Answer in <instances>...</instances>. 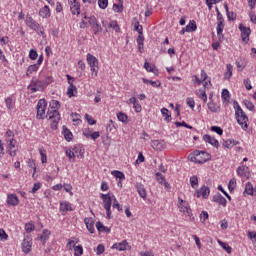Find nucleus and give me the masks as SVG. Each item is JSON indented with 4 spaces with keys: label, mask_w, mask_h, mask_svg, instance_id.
Instances as JSON below:
<instances>
[{
    "label": "nucleus",
    "mask_w": 256,
    "mask_h": 256,
    "mask_svg": "<svg viewBox=\"0 0 256 256\" xmlns=\"http://www.w3.org/2000/svg\"><path fill=\"white\" fill-rule=\"evenodd\" d=\"M234 109L237 123L242 127V129H247V127H249V125H247L249 117H247V114H245L239 103H234Z\"/></svg>",
    "instance_id": "1"
},
{
    "label": "nucleus",
    "mask_w": 256,
    "mask_h": 256,
    "mask_svg": "<svg viewBox=\"0 0 256 256\" xmlns=\"http://www.w3.org/2000/svg\"><path fill=\"white\" fill-rule=\"evenodd\" d=\"M211 159V155L205 151H199L195 150L192 154L188 156V160L191 161L192 163H207Z\"/></svg>",
    "instance_id": "2"
},
{
    "label": "nucleus",
    "mask_w": 256,
    "mask_h": 256,
    "mask_svg": "<svg viewBox=\"0 0 256 256\" xmlns=\"http://www.w3.org/2000/svg\"><path fill=\"white\" fill-rule=\"evenodd\" d=\"M28 89L32 93H37V91H43L45 89V85L43 84V76L40 74L39 79L37 78H32L30 81V85H28Z\"/></svg>",
    "instance_id": "3"
},
{
    "label": "nucleus",
    "mask_w": 256,
    "mask_h": 256,
    "mask_svg": "<svg viewBox=\"0 0 256 256\" xmlns=\"http://www.w3.org/2000/svg\"><path fill=\"white\" fill-rule=\"evenodd\" d=\"M101 199L104 203V209L106 210L107 219H111V203L113 199H115V195L111 193L101 194Z\"/></svg>",
    "instance_id": "4"
},
{
    "label": "nucleus",
    "mask_w": 256,
    "mask_h": 256,
    "mask_svg": "<svg viewBox=\"0 0 256 256\" xmlns=\"http://www.w3.org/2000/svg\"><path fill=\"white\" fill-rule=\"evenodd\" d=\"M47 119H51V129H57L59 127V121L61 120V115L59 114V111L57 110H48L46 114Z\"/></svg>",
    "instance_id": "5"
},
{
    "label": "nucleus",
    "mask_w": 256,
    "mask_h": 256,
    "mask_svg": "<svg viewBox=\"0 0 256 256\" xmlns=\"http://www.w3.org/2000/svg\"><path fill=\"white\" fill-rule=\"evenodd\" d=\"M45 109H47V101H45V99H40L37 104V119H43Z\"/></svg>",
    "instance_id": "6"
},
{
    "label": "nucleus",
    "mask_w": 256,
    "mask_h": 256,
    "mask_svg": "<svg viewBox=\"0 0 256 256\" xmlns=\"http://www.w3.org/2000/svg\"><path fill=\"white\" fill-rule=\"evenodd\" d=\"M178 209L184 215L191 214V208H189V203L181 198H178Z\"/></svg>",
    "instance_id": "7"
},
{
    "label": "nucleus",
    "mask_w": 256,
    "mask_h": 256,
    "mask_svg": "<svg viewBox=\"0 0 256 256\" xmlns=\"http://www.w3.org/2000/svg\"><path fill=\"white\" fill-rule=\"evenodd\" d=\"M25 23H26L27 27H29L33 31H39V29H40V24L37 23V21H35L33 19V17H31V15H29V14L26 15Z\"/></svg>",
    "instance_id": "8"
},
{
    "label": "nucleus",
    "mask_w": 256,
    "mask_h": 256,
    "mask_svg": "<svg viewBox=\"0 0 256 256\" xmlns=\"http://www.w3.org/2000/svg\"><path fill=\"white\" fill-rule=\"evenodd\" d=\"M225 29V20H217V35L218 40L220 43H223V40L225 39V36L223 35V30Z\"/></svg>",
    "instance_id": "9"
},
{
    "label": "nucleus",
    "mask_w": 256,
    "mask_h": 256,
    "mask_svg": "<svg viewBox=\"0 0 256 256\" xmlns=\"http://www.w3.org/2000/svg\"><path fill=\"white\" fill-rule=\"evenodd\" d=\"M211 193V190L209 189V187L203 185L199 190H197L194 193V197H203V199H208L209 198V194Z\"/></svg>",
    "instance_id": "10"
},
{
    "label": "nucleus",
    "mask_w": 256,
    "mask_h": 256,
    "mask_svg": "<svg viewBox=\"0 0 256 256\" xmlns=\"http://www.w3.org/2000/svg\"><path fill=\"white\" fill-rule=\"evenodd\" d=\"M239 29L241 31V38L244 43H249V35H251V28L243 26V24L239 25Z\"/></svg>",
    "instance_id": "11"
},
{
    "label": "nucleus",
    "mask_w": 256,
    "mask_h": 256,
    "mask_svg": "<svg viewBox=\"0 0 256 256\" xmlns=\"http://www.w3.org/2000/svg\"><path fill=\"white\" fill-rule=\"evenodd\" d=\"M151 147L154 148L155 151H165L167 144H165V140H152Z\"/></svg>",
    "instance_id": "12"
},
{
    "label": "nucleus",
    "mask_w": 256,
    "mask_h": 256,
    "mask_svg": "<svg viewBox=\"0 0 256 256\" xmlns=\"http://www.w3.org/2000/svg\"><path fill=\"white\" fill-rule=\"evenodd\" d=\"M33 246V242L29 238H25L22 241V251L25 253V255H28V253H31V247Z\"/></svg>",
    "instance_id": "13"
},
{
    "label": "nucleus",
    "mask_w": 256,
    "mask_h": 256,
    "mask_svg": "<svg viewBox=\"0 0 256 256\" xmlns=\"http://www.w3.org/2000/svg\"><path fill=\"white\" fill-rule=\"evenodd\" d=\"M203 141H205V143H209V145H212V147H215V149H219V141L211 137V135L209 134L204 135Z\"/></svg>",
    "instance_id": "14"
},
{
    "label": "nucleus",
    "mask_w": 256,
    "mask_h": 256,
    "mask_svg": "<svg viewBox=\"0 0 256 256\" xmlns=\"http://www.w3.org/2000/svg\"><path fill=\"white\" fill-rule=\"evenodd\" d=\"M86 61L89 67H99V60L97 59V57L93 56L90 53L87 54Z\"/></svg>",
    "instance_id": "15"
},
{
    "label": "nucleus",
    "mask_w": 256,
    "mask_h": 256,
    "mask_svg": "<svg viewBox=\"0 0 256 256\" xmlns=\"http://www.w3.org/2000/svg\"><path fill=\"white\" fill-rule=\"evenodd\" d=\"M212 201L214 203H218V205H222L223 207H227V199L223 197L220 193L213 196Z\"/></svg>",
    "instance_id": "16"
},
{
    "label": "nucleus",
    "mask_w": 256,
    "mask_h": 256,
    "mask_svg": "<svg viewBox=\"0 0 256 256\" xmlns=\"http://www.w3.org/2000/svg\"><path fill=\"white\" fill-rule=\"evenodd\" d=\"M136 190L137 193L140 195L142 199H147V190H145V185L142 183L137 182L136 183Z\"/></svg>",
    "instance_id": "17"
},
{
    "label": "nucleus",
    "mask_w": 256,
    "mask_h": 256,
    "mask_svg": "<svg viewBox=\"0 0 256 256\" xmlns=\"http://www.w3.org/2000/svg\"><path fill=\"white\" fill-rule=\"evenodd\" d=\"M7 203L12 207H17V205H19V197H17V194L8 195Z\"/></svg>",
    "instance_id": "18"
},
{
    "label": "nucleus",
    "mask_w": 256,
    "mask_h": 256,
    "mask_svg": "<svg viewBox=\"0 0 256 256\" xmlns=\"http://www.w3.org/2000/svg\"><path fill=\"white\" fill-rule=\"evenodd\" d=\"M84 223L89 233H95V222L93 221V218H85Z\"/></svg>",
    "instance_id": "19"
},
{
    "label": "nucleus",
    "mask_w": 256,
    "mask_h": 256,
    "mask_svg": "<svg viewBox=\"0 0 256 256\" xmlns=\"http://www.w3.org/2000/svg\"><path fill=\"white\" fill-rule=\"evenodd\" d=\"M128 246L129 243H127V240H123L120 243L113 244L112 249H116L117 251H126Z\"/></svg>",
    "instance_id": "20"
},
{
    "label": "nucleus",
    "mask_w": 256,
    "mask_h": 256,
    "mask_svg": "<svg viewBox=\"0 0 256 256\" xmlns=\"http://www.w3.org/2000/svg\"><path fill=\"white\" fill-rule=\"evenodd\" d=\"M237 173L239 177H246V179H249V167L240 166L237 168Z\"/></svg>",
    "instance_id": "21"
},
{
    "label": "nucleus",
    "mask_w": 256,
    "mask_h": 256,
    "mask_svg": "<svg viewBox=\"0 0 256 256\" xmlns=\"http://www.w3.org/2000/svg\"><path fill=\"white\" fill-rule=\"evenodd\" d=\"M67 211H73V207L71 206V203L67 201L60 202V212L67 213Z\"/></svg>",
    "instance_id": "22"
},
{
    "label": "nucleus",
    "mask_w": 256,
    "mask_h": 256,
    "mask_svg": "<svg viewBox=\"0 0 256 256\" xmlns=\"http://www.w3.org/2000/svg\"><path fill=\"white\" fill-rule=\"evenodd\" d=\"M235 145H239V141L235 140H224L222 142V146L225 147V149H233Z\"/></svg>",
    "instance_id": "23"
},
{
    "label": "nucleus",
    "mask_w": 256,
    "mask_h": 256,
    "mask_svg": "<svg viewBox=\"0 0 256 256\" xmlns=\"http://www.w3.org/2000/svg\"><path fill=\"white\" fill-rule=\"evenodd\" d=\"M62 133L66 141H73V133H71V130L67 129V126L62 127Z\"/></svg>",
    "instance_id": "24"
},
{
    "label": "nucleus",
    "mask_w": 256,
    "mask_h": 256,
    "mask_svg": "<svg viewBox=\"0 0 256 256\" xmlns=\"http://www.w3.org/2000/svg\"><path fill=\"white\" fill-rule=\"evenodd\" d=\"M72 15H80L81 14V5L78 2L70 5Z\"/></svg>",
    "instance_id": "25"
},
{
    "label": "nucleus",
    "mask_w": 256,
    "mask_h": 256,
    "mask_svg": "<svg viewBox=\"0 0 256 256\" xmlns=\"http://www.w3.org/2000/svg\"><path fill=\"white\" fill-rule=\"evenodd\" d=\"M187 33H193L197 31V23L195 20H190L189 24L185 27Z\"/></svg>",
    "instance_id": "26"
},
{
    "label": "nucleus",
    "mask_w": 256,
    "mask_h": 256,
    "mask_svg": "<svg viewBox=\"0 0 256 256\" xmlns=\"http://www.w3.org/2000/svg\"><path fill=\"white\" fill-rule=\"evenodd\" d=\"M132 25H134L135 31H137L138 35H143V26L139 24V20H137V18H133Z\"/></svg>",
    "instance_id": "27"
},
{
    "label": "nucleus",
    "mask_w": 256,
    "mask_h": 256,
    "mask_svg": "<svg viewBox=\"0 0 256 256\" xmlns=\"http://www.w3.org/2000/svg\"><path fill=\"white\" fill-rule=\"evenodd\" d=\"M196 95H197V97L202 99L204 101V103H207V93L205 92V88H200V89L196 90Z\"/></svg>",
    "instance_id": "28"
},
{
    "label": "nucleus",
    "mask_w": 256,
    "mask_h": 256,
    "mask_svg": "<svg viewBox=\"0 0 256 256\" xmlns=\"http://www.w3.org/2000/svg\"><path fill=\"white\" fill-rule=\"evenodd\" d=\"M51 236V231L49 230H43L41 236H40V241H43V245L49 241V237Z\"/></svg>",
    "instance_id": "29"
},
{
    "label": "nucleus",
    "mask_w": 256,
    "mask_h": 256,
    "mask_svg": "<svg viewBox=\"0 0 256 256\" xmlns=\"http://www.w3.org/2000/svg\"><path fill=\"white\" fill-rule=\"evenodd\" d=\"M38 69H39V66H38L37 64L30 65V66L27 68L26 77H31V75H33V73H35L36 71H38Z\"/></svg>",
    "instance_id": "30"
},
{
    "label": "nucleus",
    "mask_w": 256,
    "mask_h": 256,
    "mask_svg": "<svg viewBox=\"0 0 256 256\" xmlns=\"http://www.w3.org/2000/svg\"><path fill=\"white\" fill-rule=\"evenodd\" d=\"M39 15L40 17H43V19L49 17L51 15L49 6H44L43 9L40 10Z\"/></svg>",
    "instance_id": "31"
},
{
    "label": "nucleus",
    "mask_w": 256,
    "mask_h": 256,
    "mask_svg": "<svg viewBox=\"0 0 256 256\" xmlns=\"http://www.w3.org/2000/svg\"><path fill=\"white\" fill-rule=\"evenodd\" d=\"M5 103H6L7 109H9V111H13V109L15 108V101H13V98L7 97L5 99Z\"/></svg>",
    "instance_id": "32"
},
{
    "label": "nucleus",
    "mask_w": 256,
    "mask_h": 256,
    "mask_svg": "<svg viewBox=\"0 0 256 256\" xmlns=\"http://www.w3.org/2000/svg\"><path fill=\"white\" fill-rule=\"evenodd\" d=\"M227 72L224 75V78L229 80L233 76V65L227 64L226 65Z\"/></svg>",
    "instance_id": "33"
},
{
    "label": "nucleus",
    "mask_w": 256,
    "mask_h": 256,
    "mask_svg": "<svg viewBox=\"0 0 256 256\" xmlns=\"http://www.w3.org/2000/svg\"><path fill=\"white\" fill-rule=\"evenodd\" d=\"M112 175L113 177H115L116 179H119L120 181H125V174H123V172L119 170L112 171Z\"/></svg>",
    "instance_id": "34"
},
{
    "label": "nucleus",
    "mask_w": 256,
    "mask_h": 256,
    "mask_svg": "<svg viewBox=\"0 0 256 256\" xmlns=\"http://www.w3.org/2000/svg\"><path fill=\"white\" fill-rule=\"evenodd\" d=\"M161 113H162L165 121H167L169 123L171 121V114H169V109L162 108Z\"/></svg>",
    "instance_id": "35"
},
{
    "label": "nucleus",
    "mask_w": 256,
    "mask_h": 256,
    "mask_svg": "<svg viewBox=\"0 0 256 256\" xmlns=\"http://www.w3.org/2000/svg\"><path fill=\"white\" fill-rule=\"evenodd\" d=\"M190 185L193 189H197V187L199 186V179L197 178V176L190 177Z\"/></svg>",
    "instance_id": "36"
},
{
    "label": "nucleus",
    "mask_w": 256,
    "mask_h": 256,
    "mask_svg": "<svg viewBox=\"0 0 256 256\" xmlns=\"http://www.w3.org/2000/svg\"><path fill=\"white\" fill-rule=\"evenodd\" d=\"M76 90H77V87L75 85H73V83H70L68 90H67L68 97H74L75 96L74 91H76Z\"/></svg>",
    "instance_id": "37"
},
{
    "label": "nucleus",
    "mask_w": 256,
    "mask_h": 256,
    "mask_svg": "<svg viewBox=\"0 0 256 256\" xmlns=\"http://www.w3.org/2000/svg\"><path fill=\"white\" fill-rule=\"evenodd\" d=\"M208 109L212 113H217L219 111V106L213 102H209L208 104Z\"/></svg>",
    "instance_id": "38"
},
{
    "label": "nucleus",
    "mask_w": 256,
    "mask_h": 256,
    "mask_svg": "<svg viewBox=\"0 0 256 256\" xmlns=\"http://www.w3.org/2000/svg\"><path fill=\"white\" fill-rule=\"evenodd\" d=\"M245 193L247 195H253V184L251 182H247L245 186Z\"/></svg>",
    "instance_id": "39"
},
{
    "label": "nucleus",
    "mask_w": 256,
    "mask_h": 256,
    "mask_svg": "<svg viewBox=\"0 0 256 256\" xmlns=\"http://www.w3.org/2000/svg\"><path fill=\"white\" fill-rule=\"evenodd\" d=\"M244 105L248 111H254L255 110V104L249 100L244 101Z\"/></svg>",
    "instance_id": "40"
},
{
    "label": "nucleus",
    "mask_w": 256,
    "mask_h": 256,
    "mask_svg": "<svg viewBox=\"0 0 256 256\" xmlns=\"http://www.w3.org/2000/svg\"><path fill=\"white\" fill-rule=\"evenodd\" d=\"M74 255L75 256L83 255V246H81V245L74 246Z\"/></svg>",
    "instance_id": "41"
},
{
    "label": "nucleus",
    "mask_w": 256,
    "mask_h": 256,
    "mask_svg": "<svg viewBox=\"0 0 256 256\" xmlns=\"http://www.w3.org/2000/svg\"><path fill=\"white\" fill-rule=\"evenodd\" d=\"M61 107V104H59V101L57 100H52L50 102V108L53 109V111H57Z\"/></svg>",
    "instance_id": "42"
},
{
    "label": "nucleus",
    "mask_w": 256,
    "mask_h": 256,
    "mask_svg": "<svg viewBox=\"0 0 256 256\" xmlns=\"http://www.w3.org/2000/svg\"><path fill=\"white\" fill-rule=\"evenodd\" d=\"M155 175H156V180L158 181V183H160V185H163L164 181H167L165 179V176H163L161 172H157Z\"/></svg>",
    "instance_id": "43"
},
{
    "label": "nucleus",
    "mask_w": 256,
    "mask_h": 256,
    "mask_svg": "<svg viewBox=\"0 0 256 256\" xmlns=\"http://www.w3.org/2000/svg\"><path fill=\"white\" fill-rule=\"evenodd\" d=\"M118 121H121L122 123H127V115H125L123 112H119L117 114Z\"/></svg>",
    "instance_id": "44"
},
{
    "label": "nucleus",
    "mask_w": 256,
    "mask_h": 256,
    "mask_svg": "<svg viewBox=\"0 0 256 256\" xmlns=\"http://www.w3.org/2000/svg\"><path fill=\"white\" fill-rule=\"evenodd\" d=\"M109 5V0H98V6L100 9H107V6Z\"/></svg>",
    "instance_id": "45"
},
{
    "label": "nucleus",
    "mask_w": 256,
    "mask_h": 256,
    "mask_svg": "<svg viewBox=\"0 0 256 256\" xmlns=\"http://www.w3.org/2000/svg\"><path fill=\"white\" fill-rule=\"evenodd\" d=\"M218 243L220 246H222L223 249H225L228 253H231L232 251V248L231 246H228L227 243L221 241V240H218Z\"/></svg>",
    "instance_id": "46"
},
{
    "label": "nucleus",
    "mask_w": 256,
    "mask_h": 256,
    "mask_svg": "<svg viewBox=\"0 0 256 256\" xmlns=\"http://www.w3.org/2000/svg\"><path fill=\"white\" fill-rule=\"evenodd\" d=\"M84 19H88V23L91 27H93V25L97 24V18L95 16L88 17V18H87V16H84Z\"/></svg>",
    "instance_id": "47"
},
{
    "label": "nucleus",
    "mask_w": 256,
    "mask_h": 256,
    "mask_svg": "<svg viewBox=\"0 0 256 256\" xmlns=\"http://www.w3.org/2000/svg\"><path fill=\"white\" fill-rule=\"evenodd\" d=\"M91 27H92V31H93L94 35H97V33H99L103 29L101 27V25H99V23H96Z\"/></svg>",
    "instance_id": "48"
},
{
    "label": "nucleus",
    "mask_w": 256,
    "mask_h": 256,
    "mask_svg": "<svg viewBox=\"0 0 256 256\" xmlns=\"http://www.w3.org/2000/svg\"><path fill=\"white\" fill-rule=\"evenodd\" d=\"M85 119L89 125H95L97 123V121L89 114H85Z\"/></svg>",
    "instance_id": "49"
},
{
    "label": "nucleus",
    "mask_w": 256,
    "mask_h": 256,
    "mask_svg": "<svg viewBox=\"0 0 256 256\" xmlns=\"http://www.w3.org/2000/svg\"><path fill=\"white\" fill-rule=\"evenodd\" d=\"M105 253V246L103 244H99L96 248V255H103Z\"/></svg>",
    "instance_id": "50"
},
{
    "label": "nucleus",
    "mask_w": 256,
    "mask_h": 256,
    "mask_svg": "<svg viewBox=\"0 0 256 256\" xmlns=\"http://www.w3.org/2000/svg\"><path fill=\"white\" fill-rule=\"evenodd\" d=\"M210 129L214 133H217V135H223V129L219 126H212Z\"/></svg>",
    "instance_id": "51"
},
{
    "label": "nucleus",
    "mask_w": 256,
    "mask_h": 256,
    "mask_svg": "<svg viewBox=\"0 0 256 256\" xmlns=\"http://www.w3.org/2000/svg\"><path fill=\"white\" fill-rule=\"evenodd\" d=\"M113 11L115 13H122L123 12V5L122 4H114Z\"/></svg>",
    "instance_id": "52"
},
{
    "label": "nucleus",
    "mask_w": 256,
    "mask_h": 256,
    "mask_svg": "<svg viewBox=\"0 0 256 256\" xmlns=\"http://www.w3.org/2000/svg\"><path fill=\"white\" fill-rule=\"evenodd\" d=\"M90 71H91V77L92 79H95V77H97V73L99 71V66H94V67H90Z\"/></svg>",
    "instance_id": "53"
},
{
    "label": "nucleus",
    "mask_w": 256,
    "mask_h": 256,
    "mask_svg": "<svg viewBox=\"0 0 256 256\" xmlns=\"http://www.w3.org/2000/svg\"><path fill=\"white\" fill-rule=\"evenodd\" d=\"M176 127H186V129H193V126L183 122H175Z\"/></svg>",
    "instance_id": "54"
},
{
    "label": "nucleus",
    "mask_w": 256,
    "mask_h": 256,
    "mask_svg": "<svg viewBox=\"0 0 256 256\" xmlns=\"http://www.w3.org/2000/svg\"><path fill=\"white\" fill-rule=\"evenodd\" d=\"M186 103L188 105V107H190L191 109H195V100L191 97H188L186 99Z\"/></svg>",
    "instance_id": "55"
},
{
    "label": "nucleus",
    "mask_w": 256,
    "mask_h": 256,
    "mask_svg": "<svg viewBox=\"0 0 256 256\" xmlns=\"http://www.w3.org/2000/svg\"><path fill=\"white\" fill-rule=\"evenodd\" d=\"M37 57H39V54H37V51L32 49L30 50L29 52V58L32 60V61H35V59H37Z\"/></svg>",
    "instance_id": "56"
},
{
    "label": "nucleus",
    "mask_w": 256,
    "mask_h": 256,
    "mask_svg": "<svg viewBox=\"0 0 256 256\" xmlns=\"http://www.w3.org/2000/svg\"><path fill=\"white\" fill-rule=\"evenodd\" d=\"M51 83H53V78L51 76H46L43 79L44 87H47L48 85H51Z\"/></svg>",
    "instance_id": "57"
},
{
    "label": "nucleus",
    "mask_w": 256,
    "mask_h": 256,
    "mask_svg": "<svg viewBox=\"0 0 256 256\" xmlns=\"http://www.w3.org/2000/svg\"><path fill=\"white\" fill-rule=\"evenodd\" d=\"M92 133H93V129H91V128H86L83 130V135L87 139L91 138Z\"/></svg>",
    "instance_id": "58"
},
{
    "label": "nucleus",
    "mask_w": 256,
    "mask_h": 256,
    "mask_svg": "<svg viewBox=\"0 0 256 256\" xmlns=\"http://www.w3.org/2000/svg\"><path fill=\"white\" fill-rule=\"evenodd\" d=\"M27 165L30 167V169H33L34 173H37V166H35V161L29 159L27 161Z\"/></svg>",
    "instance_id": "59"
},
{
    "label": "nucleus",
    "mask_w": 256,
    "mask_h": 256,
    "mask_svg": "<svg viewBox=\"0 0 256 256\" xmlns=\"http://www.w3.org/2000/svg\"><path fill=\"white\" fill-rule=\"evenodd\" d=\"M25 230L27 233H31V231H35V225L33 223H27L25 225Z\"/></svg>",
    "instance_id": "60"
},
{
    "label": "nucleus",
    "mask_w": 256,
    "mask_h": 256,
    "mask_svg": "<svg viewBox=\"0 0 256 256\" xmlns=\"http://www.w3.org/2000/svg\"><path fill=\"white\" fill-rule=\"evenodd\" d=\"M136 41L138 47H141V45H143V42L145 41V37H143V34H139Z\"/></svg>",
    "instance_id": "61"
},
{
    "label": "nucleus",
    "mask_w": 256,
    "mask_h": 256,
    "mask_svg": "<svg viewBox=\"0 0 256 256\" xmlns=\"http://www.w3.org/2000/svg\"><path fill=\"white\" fill-rule=\"evenodd\" d=\"M144 69H146V71H148L149 73H153L155 71L153 66L151 64H149L148 62L144 63Z\"/></svg>",
    "instance_id": "62"
},
{
    "label": "nucleus",
    "mask_w": 256,
    "mask_h": 256,
    "mask_svg": "<svg viewBox=\"0 0 256 256\" xmlns=\"http://www.w3.org/2000/svg\"><path fill=\"white\" fill-rule=\"evenodd\" d=\"M39 153L41 155V161L42 163H47V155L45 154V151L43 149L39 150Z\"/></svg>",
    "instance_id": "63"
},
{
    "label": "nucleus",
    "mask_w": 256,
    "mask_h": 256,
    "mask_svg": "<svg viewBox=\"0 0 256 256\" xmlns=\"http://www.w3.org/2000/svg\"><path fill=\"white\" fill-rule=\"evenodd\" d=\"M222 99H224V101L229 100V90L227 89L222 90Z\"/></svg>",
    "instance_id": "64"
}]
</instances>
